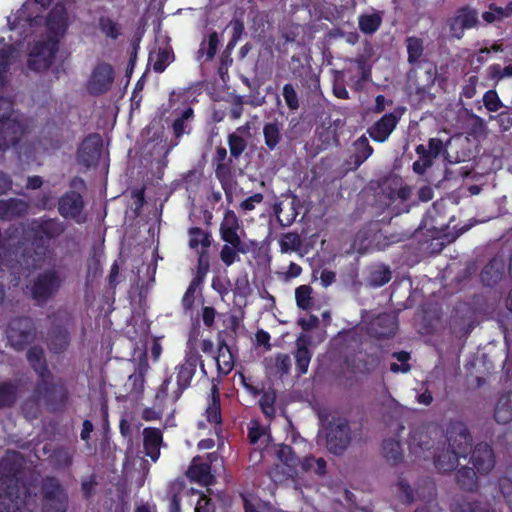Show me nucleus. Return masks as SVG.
I'll use <instances>...</instances> for the list:
<instances>
[{
    "mask_svg": "<svg viewBox=\"0 0 512 512\" xmlns=\"http://www.w3.org/2000/svg\"><path fill=\"white\" fill-rule=\"evenodd\" d=\"M505 272V259L496 255L482 268L480 272L481 283L487 287H494L503 279Z\"/></svg>",
    "mask_w": 512,
    "mask_h": 512,
    "instance_id": "obj_18",
    "label": "nucleus"
},
{
    "mask_svg": "<svg viewBox=\"0 0 512 512\" xmlns=\"http://www.w3.org/2000/svg\"><path fill=\"white\" fill-rule=\"evenodd\" d=\"M36 336V328L32 318L19 316L12 319L8 325L7 338L11 347L23 351Z\"/></svg>",
    "mask_w": 512,
    "mask_h": 512,
    "instance_id": "obj_8",
    "label": "nucleus"
},
{
    "mask_svg": "<svg viewBox=\"0 0 512 512\" xmlns=\"http://www.w3.org/2000/svg\"><path fill=\"white\" fill-rule=\"evenodd\" d=\"M410 446L417 447L422 451H428L432 448L431 439L426 432L415 430L410 438Z\"/></svg>",
    "mask_w": 512,
    "mask_h": 512,
    "instance_id": "obj_60",
    "label": "nucleus"
},
{
    "mask_svg": "<svg viewBox=\"0 0 512 512\" xmlns=\"http://www.w3.org/2000/svg\"><path fill=\"white\" fill-rule=\"evenodd\" d=\"M218 45V33L216 31H213L208 35V40H204L200 44V48L197 51V60L200 61L205 56V61H211L216 55Z\"/></svg>",
    "mask_w": 512,
    "mask_h": 512,
    "instance_id": "obj_43",
    "label": "nucleus"
},
{
    "mask_svg": "<svg viewBox=\"0 0 512 512\" xmlns=\"http://www.w3.org/2000/svg\"><path fill=\"white\" fill-rule=\"evenodd\" d=\"M58 48L57 40L36 42L28 55L27 67L34 72L48 70L54 62Z\"/></svg>",
    "mask_w": 512,
    "mask_h": 512,
    "instance_id": "obj_9",
    "label": "nucleus"
},
{
    "mask_svg": "<svg viewBox=\"0 0 512 512\" xmlns=\"http://www.w3.org/2000/svg\"><path fill=\"white\" fill-rule=\"evenodd\" d=\"M499 489L512 512V481L508 477H501L498 481Z\"/></svg>",
    "mask_w": 512,
    "mask_h": 512,
    "instance_id": "obj_64",
    "label": "nucleus"
},
{
    "mask_svg": "<svg viewBox=\"0 0 512 512\" xmlns=\"http://www.w3.org/2000/svg\"><path fill=\"white\" fill-rule=\"evenodd\" d=\"M277 457L287 466L296 464L297 457L293 448L289 445L282 444L277 451Z\"/></svg>",
    "mask_w": 512,
    "mask_h": 512,
    "instance_id": "obj_62",
    "label": "nucleus"
},
{
    "mask_svg": "<svg viewBox=\"0 0 512 512\" xmlns=\"http://www.w3.org/2000/svg\"><path fill=\"white\" fill-rule=\"evenodd\" d=\"M326 447L330 453L341 455L351 442L349 422L344 418H332L325 426Z\"/></svg>",
    "mask_w": 512,
    "mask_h": 512,
    "instance_id": "obj_7",
    "label": "nucleus"
},
{
    "mask_svg": "<svg viewBox=\"0 0 512 512\" xmlns=\"http://www.w3.org/2000/svg\"><path fill=\"white\" fill-rule=\"evenodd\" d=\"M114 82V69L106 62L98 63L92 70L87 82L86 91L92 96L107 93Z\"/></svg>",
    "mask_w": 512,
    "mask_h": 512,
    "instance_id": "obj_11",
    "label": "nucleus"
},
{
    "mask_svg": "<svg viewBox=\"0 0 512 512\" xmlns=\"http://www.w3.org/2000/svg\"><path fill=\"white\" fill-rule=\"evenodd\" d=\"M477 24V11L466 6L458 9L456 15L450 20L449 28L455 38L461 39L466 29H471Z\"/></svg>",
    "mask_w": 512,
    "mask_h": 512,
    "instance_id": "obj_14",
    "label": "nucleus"
},
{
    "mask_svg": "<svg viewBox=\"0 0 512 512\" xmlns=\"http://www.w3.org/2000/svg\"><path fill=\"white\" fill-rule=\"evenodd\" d=\"M282 124L277 120L264 124L262 132L265 146L269 151H274L283 139Z\"/></svg>",
    "mask_w": 512,
    "mask_h": 512,
    "instance_id": "obj_30",
    "label": "nucleus"
},
{
    "mask_svg": "<svg viewBox=\"0 0 512 512\" xmlns=\"http://www.w3.org/2000/svg\"><path fill=\"white\" fill-rule=\"evenodd\" d=\"M202 283H203V281H200L196 278H193L191 280V282H190L188 288L186 289V291L182 297V300H181V305H182L184 312H188V311L192 310L194 303H195L196 291L201 286Z\"/></svg>",
    "mask_w": 512,
    "mask_h": 512,
    "instance_id": "obj_50",
    "label": "nucleus"
},
{
    "mask_svg": "<svg viewBox=\"0 0 512 512\" xmlns=\"http://www.w3.org/2000/svg\"><path fill=\"white\" fill-rule=\"evenodd\" d=\"M46 25L50 32L64 34L67 29L66 13L64 10L52 9L47 16Z\"/></svg>",
    "mask_w": 512,
    "mask_h": 512,
    "instance_id": "obj_40",
    "label": "nucleus"
},
{
    "mask_svg": "<svg viewBox=\"0 0 512 512\" xmlns=\"http://www.w3.org/2000/svg\"><path fill=\"white\" fill-rule=\"evenodd\" d=\"M65 231V225L58 218L33 220L30 226L31 245L37 255H45L50 242Z\"/></svg>",
    "mask_w": 512,
    "mask_h": 512,
    "instance_id": "obj_5",
    "label": "nucleus"
},
{
    "mask_svg": "<svg viewBox=\"0 0 512 512\" xmlns=\"http://www.w3.org/2000/svg\"><path fill=\"white\" fill-rule=\"evenodd\" d=\"M487 77L498 83L504 78L512 77V64L502 67L500 64H492L487 68Z\"/></svg>",
    "mask_w": 512,
    "mask_h": 512,
    "instance_id": "obj_54",
    "label": "nucleus"
},
{
    "mask_svg": "<svg viewBox=\"0 0 512 512\" xmlns=\"http://www.w3.org/2000/svg\"><path fill=\"white\" fill-rule=\"evenodd\" d=\"M0 125L9 137L13 146L17 145L25 132L24 124L18 119H12L10 115L3 114L0 117Z\"/></svg>",
    "mask_w": 512,
    "mask_h": 512,
    "instance_id": "obj_32",
    "label": "nucleus"
},
{
    "mask_svg": "<svg viewBox=\"0 0 512 512\" xmlns=\"http://www.w3.org/2000/svg\"><path fill=\"white\" fill-rule=\"evenodd\" d=\"M215 166V177L221 184V187L227 198L232 196L235 186V180L232 171V159L229 158L227 163H219Z\"/></svg>",
    "mask_w": 512,
    "mask_h": 512,
    "instance_id": "obj_26",
    "label": "nucleus"
},
{
    "mask_svg": "<svg viewBox=\"0 0 512 512\" xmlns=\"http://www.w3.org/2000/svg\"><path fill=\"white\" fill-rule=\"evenodd\" d=\"M228 145L231 158L238 159L247 147L245 139L233 132L228 135Z\"/></svg>",
    "mask_w": 512,
    "mask_h": 512,
    "instance_id": "obj_51",
    "label": "nucleus"
},
{
    "mask_svg": "<svg viewBox=\"0 0 512 512\" xmlns=\"http://www.w3.org/2000/svg\"><path fill=\"white\" fill-rule=\"evenodd\" d=\"M206 418L209 423L221 424V404L219 395H213L211 402L206 409Z\"/></svg>",
    "mask_w": 512,
    "mask_h": 512,
    "instance_id": "obj_56",
    "label": "nucleus"
},
{
    "mask_svg": "<svg viewBox=\"0 0 512 512\" xmlns=\"http://www.w3.org/2000/svg\"><path fill=\"white\" fill-rule=\"evenodd\" d=\"M163 433L156 427L143 429V448L145 455L156 462L160 457V448L163 445Z\"/></svg>",
    "mask_w": 512,
    "mask_h": 512,
    "instance_id": "obj_19",
    "label": "nucleus"
},
{
    "mask_svg": "<svg viewBox=\"0 0 512 512\" xmlns=\"http://www.w3.org/2000/svg\"><path fill=\"white\" fill-rule=\"evenodd\" d=\"M407 48V61L412 66L421 67L420 59L424 53L423 39L416 36H409L405 40Z\"/></svg>",
    "mask_w": 512,
    "mask_h": 512,
    "instance_id": "obj_35",
    "label": "nucleus"
},
{
    "mask_svg": "<svg viewBox=\"0 0 512 512\" xmlns=\"http://www.w3.org/2000/svg\"><path fill=\"white\" fill-rule=\"evenodd\" d=\"M452 512H494L486 505L478 501H470L466 498L457 500L452 505Z\"/></svg>",
    "mask_w": 512,
    "mask_h": 512,
    "instance_id": "obj_48",
    "label": "nucleus"
},
{
    "mask_svg": "<svg viewBox=\"0 0 512 512\" xmlns=\"http://www.w3.org/2000/svg\"><path fill=\"white\" fill-rule=\"evenodd\" d=\"M382 21V12L361 14L358 18V27L362 33L372 35L381 27Z\"/></svg>",
    "mask_w": 512,
    "mask_h": 512,
    "instance_id": "obj_38",
    "label": "nucleus"
},
{
    "mask_svg": "<svg viewBox=\"0 0 512 512\" xmlns=\"http://www.w3.org/2000/svg\"><path fill=\"white\" fill-rule=\"evenodd\" d=\"M194 116V110L191 107L186 108L180 117L176 118L172 123V130L177 141L185 134L190 133V128L186 124V121L192 119Z\"/></svg>",
    "mask_w": 512,
    "mask_h": 512,
    "instance_id": "obj_47",
    "label": "nucleus"
},
{
    "mask_svg": "<svg viewBox=\"0 0 512 512\" xmlns=\"http://www.w3.org/2000/svg\"><path fill=\"white\" fill-rule=\"evenodd\" d=\"M18 399V386L12 381L0 382V409L13 407Z\"/></svg>",
    "mask_w": 512,
    "mask_h": 512,
    "instance_id": "obj_37",
    "label": "nucleus"
},
{
    "mask_svg": "<svg viewBox=\"0 0 512 512\" xmlns=\"http://www.w3.org/2000/svg\"><path fill=\"white\" fill-rule=\"evenodd\" d=\"M199 334H200L199 327L194 326L193 329L189 333V339L187 341V351H186L184 360L180 364L190 367V368L192 367L195 370L197 368V365H200L202 372L205 374L206 373L205 365L202 360V356L200 355V353L198 352V349L196 347V341H197Z\"/></svg>",
    "mask_w": 512,
    "mask_h": 512,
    "instance_id": "obj_20",
    "label": "nucleus"
},
{
    "mask_svg": "<svg viewBox=\"0 0 512 512\" xmlns=\"http://www.w3.org/2000/svg\"><path fill=\"white\" fill-rule=\"evenodd\" d=\"M369 330L371 336L376 339H390L398 330L397 318L390 313L379 314L370 323Z\"/></svg>",
    "mask_w": 512,
    "mask_h": 512,
    "instance_id": "obj_16",
    "label": "nucleus"
},
{
    "mask_svg": "<svg viewBox=\"0 0 512 512\" xmlns=\"http://www.w3.org/2000/svg\"><path fill=\"white\" fill-rule=\"evenodd\" d=\"M275 401L276 396L274 392H264L259 399L261 411L267 418H273L275 416Z\"/></svg>",
    "mask_w": 512,
    "mask_h": 512,
    "instance_id": "obj_55",
    "label": "nucleus"
},
{
    "mask_svg": "<svg viewBox=\"0 0 512 512\" xmlns=\"http://www.w3.org/2000/svg\"><path fill=\"white\" fill-rule=\"evenodd\" d=\"M382 451L385 459L393 464H397L403 459L402 444L394 438L383 440Z\"/></svg>",
    "mask_w": 512,
    "mask_h": 512,
    "instance_id": "obj_41",
    "label": "nucleus"
},
{
    "mask_svg": "<svg viewBox=\"0 0 512 512\" xmlns=\"http://www.w3.org/2000/svg\"><path fill=\"white\" fill-rule=\"evenodd\" d=\"M103 140L100 134L90 133L80 143L77 150V161L80 165L96 167L101 158Z\"/></svg>",
    "mask_w": 512,
    "mask_h": 512,
    "instance_id": "obj_13",
    "label": "nucleus"
},
{
    "mask_svg": "<svg viewBox=\"0 0 512 512\" xmlns=\"http://www.w3.org/2000/svg\"><path fill=\"white\" fill-rule=\"evenodd\" d=\"M75 451L68 447H58L50 455V462L56 469L69 468L73 463Z\"/></svg>",
    "mask_w": 512,
    "mask_h": 512,
    "instance_id": "obj_39",
    "label": "nucleus"
},
{
    "mask_svg": "<svg viewBox=\"0 0 512 512\" xmlns=\"http://www.w3.org/2000/svg\"><path fill=\"white\" fill-rule=\"evenodd\" d=\"M456 481L465 491L473 492L478 489V478L474 467H461L456 473Z\"/></svg>",
    "mask_w": 512,
    "mask_h": 512,
    "instance_id": "obj_36",
    "label": "nucleus"
},
{
    "mask_svg": "<svg viewBox=\"0 0 512 512\" xmlns=\"http://www.w3.org/2000/svg\"><path fill=\"white\" fill-rule=\"evenodd\" d=\"M415 152L419 156V159L416 160L413 165V171L418 175H423L428 168L433 165V161L436 156H432L425 145L419 144L415 148Z\"/></svg>",
    "mask_w": 512,
    "mask_h": 512,
    "instance_id": "obj_44",
    "label": "nucleus"
},
{
    "mask_svg": "<svg viewBox=\"0 0 512 512\" xmlns=\"http://www.w3.org/2000/svg\"><path fill=\"white\" fill-rule=\"evenodd\" d=\"M470 461L473 467L480 474L489 473L495 464L494 453L492 447L488 443H478L474 449H470Z\"/></svg>",
    "mask_w": 512,
    "mask_h": 512,
    "instance_id": "obj_15",
    "label": "nucleus"
},
{
    "mask_svg": "<svg viewBox=\"0 0 512 512\" xmlns=\"http://www.w3.org/2000/svg\"><path fill=\"white\" fill-rule=\"evenodd\" d=\"M309 344V340L302 337L298 338L296 341V349L293 355L298 376H302L308 372L313 356L312 351L309 349Z\"/></svg>",
    "mask_w": 512,
    "mask_h": 512,
    "instance_id": "obj_22",
    "label": "nucleus"
},
{
    "mask_svg": "<svg viewBox=\"0 0 512 512\" xmlns=\"http://www.w3.org/2000/svg\"><path fill=\"white\" fill-rule=\"evenodd\" d=\"M301 245V239L297 232L284 233L280 239L282 252L296 251Z\"/></svg>",
    "mask_w": 512,
    "mask_h": 512,
    "instance_id": "obj_58",
    "label": "nucleus"
},
{
    "mask_svg": "<svg viewBox=\"0 0 512 512\" xmlns=\"http://www.w3.org/2000/svg\"><path fill=\"white\" fill-rule=\"evenodd\" d=\"M174 59V53L170 48H160L156 54L153 70L157 73L165 71L169 63Z\"/></svg>",
    "mask_w": 512,
    "mask_h": 512,
    "instance_id": "obj_52",
    "label": "nucleus"
},
{
    "mask_svg": "<svg viewBox=\"0 0 512 512\" xmlns=\"http://www.w3.org/2000/svg\"><path fill=\"white\" fill-rule=\"evenodd\" d=\"M216 363L217 370L220 375H228L234 368L231 349L224 339L218 342V355L216 357Z\"/></svg>",
    "mask_w": 512,
    "mask_h": 512,
    "instance_id": "obj_33",
    "label": "nucleus"
},
{
    "mask_svg": "<svg viewBox=\"0 0 512 512\" xmlns=\"http://www.w3.org/2000/svg\"><path fill=\"white\" fill-rule=\"evenodd\" d=\"M47 345L52 353L60 354L67 350L70 345V334L62 326L53 327L48 333Z\"/></svg>",
    "mask_w": 512,
    "mask_h": 512,
    "instance_id": "obj_24",
    "label": "nucleus"
},
{
    "mask_svg": "<svg viewBox=\"0 0 512 512\" xmlns=\"http://www.w3.org/2000/svg\"><path fill=\"white\" fill-rule=\"evenodd\" d=\"M175 371L177 388L172 392L173 402H177L181 398L183 392L191 386V381L196 374L195 369L182 364H178L175 367Z\"/></svg>",
    "mask_w": 512,
    "mask_h": 512,
    "instance_id": "obj_27",
    "label": "nucleus"
},
{
    "mask_svg": "<svg viewBox=\"0 0 512 512\" xmlns=\"http://www.w3.org/2000/svg\"><path fill=\"white\" fill-rule=\"evenodd\" d=\"M85 201L81 193L75 190L66 191L57 201V210L61 217L66 220L83 224L87 220L84 213Z\"/></svg>",
    "mask_w": 512,
    "mask_h": 512,
    "instance_id": "obj_10",
    "label": "nucleus"
},
{
    "mask_svg": "<svg viewBox=\"0 0 512 512\" xmlns=\"http://www.w3.org/2000/svg\"><path fill=\"white\" fill-rule=\"evenodd\" d=\"M27 361L34 372L37 374L38 378L50 375V370L48 368L47 361L44 356V350L39 345H34L30 347L26 354Z\"/></svg>",
    "mask_w": 512,
    "mask_h": 512,
    "instance_id": "obj_28",
    "label": "nucleus"
},
{
    "mask_svg": "<svg viewBox=\"0 0 512 512\" xmlns=\"http://www.w3.org/2000/svg\"><path fill=\"white\" fill-rule=\"evenodd\" d=\"M34 395L39 397L53 411L63 410L69 400V391L62 379L54 381L52 372L37 379Z\"/></svg>",
    "mask_w": 512,
    "mask_h": 512,
    "instance_id": "obj_4",
    "label": "nucleus"
},
{
    "mask_svg": "<svg viewBox=\"0 0 512 512\" xmlns=\"http://www.w3.org/2000/svg\"><path fill=\"white\" fill-rule=\"evenodd\" d=\"M225 244L222 246L219 257L223 264L230 267L240 261L239 254H247L251 250L249 242L243 239H221Z\"/></svg>",
    "mask_w": 512,
    "mask_h": 512,
    "instance_id": "obj_17",
    "label": "nucleus"
},
{
    "mask_svg": "<svg viewBox=\"0 0 512 512\" xmlns=\"http://www.w3.org/2000/svg\"><path fill=\"white\" fill-rule=\"evenodd\" d=\"M28 204L19 198L0 200V219L13 220L24 216L28 212Z\"/></svg>",
    "mask_w": 512,
    "mask_h": 512,
    "instance_id": "obj_21",
    "label": "nucleus"
},
{
    "mask_svg": "<svg viewBox=\"0 0 512 512\" xmlns=\"http://www.w3.org/2000/svg\"><path fill=\"white\" fill-rule=\"evenodd\" d=\"M62 283L63 279L56 269H46L30 281L27 294L37 306L43 307L58 294Z\"/></svg>",
    "mask_w": 512,
    "mask_h": 512,
    "instance_id": "obj_3",
    "label": "nucleus"
},
{
    "mask_svg": "<svg viewBox=\"0 0 512 512\" xmlns=\"http://www.w3.org/2000/svg\"><path fill=\"white\" fill-rule=\"evenodd\" d=\"M189 247L191 249H208L211 245V233L204 231L200 227H191L188 229Z\"/></svg>",
    "mask_w": 512,
    "mask_h": 512,
    "instance_id": "obj_42",
    "label": "nucleus"
},
{
    "mask_svg": "<svg viewBox=\"0 0 512 512\" xmlns=\"http://www.w3.org/2000/svg\"><path fill=\"white\" fill-rule=\"evenodd\" d=\"M210 269V262H209V254L207 249H201L198 252V261H197V272L194 278L204 281L207 273Z\"/></svg>",
    "mask_w": 512,
    "mask_h": 512,
    "instance_id": "obj_59",
    "label": "nucleus"
},
{
    "mask_svg": "<svg viewBox=\"0 0 512 512\" xmlns=\"http://www.w3.org/2000/svg\"><path fill=\"white\" fill-rule=\"evenodd\" d=\"M42 512H67L69 497L60 481L54 476L42 480Z\"/></svg>",
    "mask_w": 512,
    "mask_h": 512,
    "instance_id": "obj_6",
    "label": "nucleus"
},
{
    "mask_svg": "<svg viewBox=\"0 0 512 512\" xmlns=\"http://www.w3.org/2000/svg\"><path fill=\"white\" fill-rule=\"evenodd\" d=\"M449 449L434 455L435 467L442 472H451L458 466L459 458H466L471 449L472 436L462 421H450L446 430Z\"/></svg>",
    "mask_w": 512,
    "mask_h": 512,
    "instance_id": "obj_2",
    "label": "nucleus"
},
{
    "mask_svg": "<svg viewBox=\"0 0 512 512\" xmlns=\"http://www.w3.org/2000/svg\"><path fill=\"white\" fill-rule=\"evenodd\" d=\"M494 419L499 424H508L512 421V393L502 394L495 406Z\"/></svg>",
    "mask_w": 512,
    "mask_h": 512,
    "instance_id": "obj_34",
    "label": "nucleus"
},
{
    "mask_svg": "<svg viewBox=\"0 0 512 512\" xmlns=\"http://www.w3.org/2000/svg\"><path fill=\"white\" fill-rule=\"evenodd\" d=\"M240 221L233 210H226L220 224L219 234L221 239H241Z\"/></svg>",
    "mask_w": 512,
    "mask_h": 512,
    "instance_id": "obj_29",
    "label": "nucleus"
},
{
    "mask_svg": "<svg viewBox=\"0 0 512 512\" xmlns=\"http://www.w3.org/2000/svg\"><path fill=\"white\" fill-rule=\"evenodd\" d=\"M483 103L486 109L490 112H496L502 106V102L499 99L498 94L494 90H489L485 92L483 96Z\"/></svg>",
    "mask_w": 512,
    "mask_h": 512,
    "instance_id": "obj_63",
    "label": "nucleus"
},
{
    "mask_svg": "<svg viewBox=\"0 0 512 512\" xmlns=\"http://www.w3.org/2000/svg\"><path fill=\"white\" fill-rule=\"evenodd\" d=\"M187 476L191 481L196 483L210 485L213 482L211 464L195 458L188 468Z\"/></svg>",
    "mask_w": 512,
    "mask_h": 512,
    "instance_id": "obj_23",
    "label": "nucleus"
},
{
    "mask_svg": "<svg viewBox=\"0 0 512 512\" xmlns=\"http://www.w3.org/2000/svg\"><path fill=\"white\" fill-rule=\"evenodd\" d=\"M282 95L287 107L294 111L299 108L298 94L291 83H286L282 89Z\"/></svg>",
    "mask_w": 512,
    "mask_h": 512,
    "instance_id": "obj_61",
    "label": "nucleus"
},
{
    "mask_svg": "<svg viewBox=\"0 0 512 512\" xmlns=\"http://www.w3.org/2000/svg\"><path fill=\"white\" fill-rule=\"evenodd\" d=\"M392 357L397 359L400 364L398 363H391L390 364V371L393 372V373H399V372H402V373H407L410 371L411 369V365L408 363V361L410 360V353L406 352V351H399V352H394L392 354Z\"/></svg>",
    "mask_w": 512,
    "mask_h": 512,
    "instance_id": "obj_57",
    "label": "nucleus"
},
{
    "mask_svg": "<svg viewBox=\"0 0 512 512\" xmlns=\"http://www.w3.org/2000/svg\"><path fill=\"white\" fill-rule=\"evenodd\" d=\"M312 293L313 289L309 285H300L295 289V300L299 309L309 311L313 308Z\"/></svg>",
    "mask_w": 512,
    "mask_h": 512,
    "instance_id": "obj_46",
    "label": "nucleus"
},
{
    "mask_svg": "<svg viewBox=\"0 0 512 512\" xmlns=\"http://www.w3.org/2000/svg\"><path fill=\"white\" fill-rule=\"evenodd\" d=\"M100 31L112 40H116L122 34L121 25L110 16L102 15L98 19Z\"/></svg>",
    "mask_w": 512,
    "mask_h": 512,
    "instance_id": "obj_45",
    "label": "nucleus"
},
{
    "mask_svg": "<svg viewBox=\"0 0 512 512\" xmlns=\"http://www.w3.org/2000/svg\"><path fill=\"white\" fill-rule=\"evenodd\" d=\"M392 278L391 270L388 266H379L372 270L368 276V284L371 287L378 288L387 284Z\"/></svg>",
    "mask_w": 512,
    "mask_h": 512,
    "instance_id": "obj_49",
    "label": "nucleus"
},
{
    "mask_svg": "<svg viewBox=\"0 0 512 512\" xmlns=\"http://www.w3.org/2000/svg\"><path fill=\"white\" fill-rule=\"evenodd\" d=\"M40 398L34 395V390L32 391V395L28 397L21 406L22 413L26 418L36 419L40 412Z\"/></svg>",
    "mask_w": 512,
    "mask_h": 512,
    "instance_id": "obj_53",
    "label": "nucleus"
},
{
    "mask_svg": "<svg viewBox=\"0 0 512 512\" xmlns=\"http://www.w3.org/2000/svg\"><path fill=\"white\" fill-rule=\"evenodd\" d=\"M149 368L146 360L138 363L136 371L128 377L126 386L129 388V394L139 396L144 392L145 374Z\"/></svg>",
    "mask_w": 512,
    "mask_h": 512,
    "instance_id": "obj_31",
    "label": "nucleus"
},
{
    "mask_svg": "<svg viewBox=\"0 0 512 512\" xmlns=\"http://www.w3.org/2000/svg\"><path fill=\"white\" fill-rule=\"evenodd\" d=\"M23 458L17 451H7L0 459V512H24L36 494L22 479Z\"/></svg>",
    "mask_w": 512,
    "mask_h": 512,
    "instance_id": "obj_1",
    "label": "nucleus"
},
{
    "mask_svg": "<svg viewBox=\"0 0 512 512\" xmlns=\"http://www.w3.org/2000/svg\"><path fill=\"white\" fill-rule=\"evenodd\" d=\"M353 154L351 155V163L353 169H358L370 156H372L374 149L370 145L368 138L365 135L358 137L352 144Z\"/></svg>",
    "mask_w": 512,
    "mask_h": 512,
    "instance_id": "obj_25",
    "label": "nucleus"
},
{
    "mask_svg": "<svg viewBox=\"0 0 512 512\" xmlns=\"http://www.w3.org/2000/svg\"><path fill=\"white\" fill-rule=\"evenodd\" d=\"M404 112V107H397L393 112L385 113L380 119L367 128V134L373 141L384 143L396 129Z\"/></svg>",
    "mask_w": 512,
    "mask_h": 512,
    "instance_id": "obj_12",
    "label": "nucleus"
}]
</instances>
